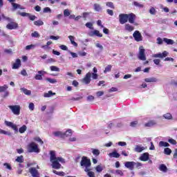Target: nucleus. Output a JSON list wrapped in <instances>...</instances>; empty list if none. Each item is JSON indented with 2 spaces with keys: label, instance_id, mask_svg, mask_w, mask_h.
I'll list each match as a JSON object with an SVG mask.
<instances>
[{
  "label": "nucleus",
  "instance_id": "nucleus-1",
  "mask_svg": "<svg viewBox=\"0 0 177 177\" xmlns=\"http://www.w3.org/2000/svg\"><path fill=\"white\" fill-rule=\"evenodd\" d=\"M81 167H85V172H88V171H91V169H89V167H91V159H88V157L83 156L82 158V160L80 162Z\"/></svg>",
  "mask_w": 177,
  "mask_h": 177
},
{
  "label": "nucleus",
  "instance_id": "nucleus-2",
  "mask_svg": "<svg viewBox=\"0 0 177 177\" xmlns=\"http://www.w3.org/2000/svg\"><path fill=\"white\" fill-rule=\"evenodd\" d=\"M28 153H39L40 150L38 148V145L32 142L28 145Z\"/></svg>",
  "mask_w": 177,
  "mask_h": 177
},
{
  "label": "nucleus",
  "instance_id": "nucleus-3",
  "mask_svg": "<svg viewBox=\"0 0 177 177\" xmlns=\"http://www.w3.org/2000/svg\"><path fill=\"white\" fill-rule=\"evenodd\" d=\"M53 135L56 137L60 136V138H64V136H71V135H73V131L71 129H68L66 133H62V131H55Z\"/></svg>",
  "mask_w": 177,
  "mask_h": 177
},
{
  "label": "nucleus",
  "instance_id": "nucleus-4",
  "mask_svg": "<svg viewBox=\"0 0 177 177\" xmlns=\"http://www.w3.org/2000/svg\"><path fill=\"white\" fill-rule=\"evenodd\" d=\"M8 108L15 114V115H20V106L19 105H9Z\"/></svg>",
  "mask_w": 177,
  "mask_h": 177
},
{
  "label": "nucleus",
  "instance_id": "nucleus-5",
  "mask_svg": "<svg viewBox=\"0 0 177 177\" xmlns=\"http://www.w3.org/2000/svg\"><path fill=\"white\" fill-rule=\"evenodd\" d=\"M145 48H143L142 46H140L139 48V53L138 58L139 60H142V62L146 61V54L145 53Z\"/></svg>",
  "mask_w": 177,
  "mask_h": 177
},
{
  "label": "nucleus",
  "instance_id": "nucleus-6",
  "mask_svg": "<svg viewBox=\"0 0 177 177\" xmlns=\"http://www.w3.org/2000/svg\"><path fill=\"white\" fill-rule=\"evenodd\" d=\"M91 78H92V73L88 72L84 76V78L82 80V82L85 85H89V84H91V81H92Z\"/></svg>",
  "mask_w": 177,
  "mask_h": 177
},
{
  "label": "nucleus",
  "instance_id": "nucleus-7",
  "mask_svg": "<svg viewBox=\"0 0 177 177\" xmlns=\"http://www.w3.org/2000/svg\"><path fill=\"white\" fill-rule=\"evenodd\" d=\"M133 37L136 42L143 41V37L139 30H136L133 34Z\"/></svg>",
  "mask_w": 177,
  "mask_h": 177
},
{
  "label": "nucleus",
  "instance_id": "nucleus-8",
  "mask_svg": "<svg viewBox=\"0 0 177 177\" xmlns=\"http://www.w3.org/2000/svg\"><path fill=\"white\" fill-rule=\"evenodd\" d=\"M119 21L120 24H125V23H128V14H120Z\"/></svg>",
  "mask_w": 177,
  "mask_h": 177
},
{
  "label": "nucleus",
  "instance_id": "nucleus-9",
  "mask_svg": "<svg viewBox=\"0 0 177 177\" xmlns=\"http://www.w3.org/2000/svg\"><path fill=\"white\" fill-rule=\"evenodd\" d=\"M6 28L8 30H16V28H19V24L12 21L10 24L6 25Z\"/></svg>",
  "mask_w": 177,
  "mask_h": 177
},
{
  "label": "nucleus",
  "instance_id": "nucleus-10",
  "mask_svg": "<svg viewBox=\"0 0 177 177\" xmlns=\"http://www.w3.org/2000/svg\"><path fill=\"white\" fill-rule=\"evenodd\" d=\"M5 124L6 127H9L10 128H12V129L15 131V132H19V129L17 128V125L13 124V122L6 120Z\"/></svg>",
  "mask_w": 177,
  "mask_h": 177
},
{
  "label": "nucleus",
  "instance_id": "nucleus-11",
  "mask_svg": "<svg viewBox=\"0 0 177 177\" xmlns=\"http://www.w3.org/2000/svg\"><path fill=\"white\" fill-rule=\"evenodd\" d=\"M89 37H99L100 38H102L103 37V34L100 33V31L97 30H92L88 33Z\"/></svg>",
  "mask_w": 177,
  "mask_h": 177
},
{
  "label": "nucleus",
  "instance_id": "nucleus-12",
  "mask_svg": "<svg viewBox=\"0 0 177 177\" xmlns=\"http://www.w3.org/2000/svg\"><path fill=\"white\" fill-rule=\"evenodd\" d=\"M127 17H128V21L131 24H135V20H136V15L133 13H129L127 14Z\"/></svg>",
  "mask_w": 177,
  "mask_h": 177
},
{
  "label": "nucleus",
  "instance_id": "nucleus-13",
  "mask_svg": "<svg viewBox=\"0 0 177 177\" xmlns=\"http://www.w3.org/2000/svg\"><path fill=\"white\" fill-rule=\"evenodd\" d=\"M29 172L32 177H39V173L35 167H31L29 169Z\"/></svg>",
  "mask_w": 177,
  "mask_h": 177
},
{
  "label": "nucleus",
  "instance_id": "nucleus-14",
  "mask_svg": "<svg viewBox=\"0 0 177 177\" xmlns=\"http://www.w3.org/2000/svg\"><path fill=\"white\" fill-rule=\"evenodd\" d=\"M168 56V52L163 51L162 53H157L152 55V57H159L160 59H164V57H167Z\"/></svg>",
  "mask_w": 177,
  "mask_h": 177
},
{
  "label": "nucleus",
  "instance_id": "nucleus-15",
  "mask_svg": "<svg viewBox=\"0 0 177 177\" xmlns=\"http://www.w3.org/2000/svg\"><path fill=\"white\" fill-rule=\"evenodd\" d=\"M135 165H136V162H126L124 163V167L130 169V171H133V168L135 167Z\"/></svg>",
  "mask_w": 177,
  "mask_h": 177
},
{
  "label": "nucleus",
  "instance_id": "nucleus-16",
  "mask_svg": "<svg viewBox=\"0 0 177 177\" xmlns=\"http://www.w3.org/2000/svg\"><path fill=\"white\" fill-rule=\"evenodd\" d=\"M52 162V167L54 168V169H60L62 168V165L57 162V160H53Z\"/></svg>",
  "mask_w": 177,
  "mask_h": 177
},
{
  "label": "nucleus",
  "instance_id": "nucleus-17",
  "mask_svg": "<svg viewBox=\"0 0 177 177\" xmlns=\"http://www.w3.org/2000/svg\"><path fill=\"white\" fill-rule=\"evenodd\" d=\"M21 66V61L20 59H17L15 63L12 65L13 70H17Z\"/></svg>",
  "mask_w": 177,
  "mask_h": 177
},
{
  "label": "nucleus",
  "instance_id": "nucleus-18",
  "mask_svg": "<svg viewBox=\"0 0 177 177\" xmlns=\"http://www.w3.org/2000/svg\"><path fill=\"white\" fill-rule=\"evenodd\" d=\"M93 73H91V77L93 80H97L99 77V75H97V68L96 67H94L93 69Z\"/></svg>",
  "mask_w": 177,
  "mask_h": 177
},
{
  "label": "nucleus",
  "instance_id": "nucleus-19",
  "mask_svg": "<svg viewBox=\"0 0 177 177\" xmlns=\"http://www.w3.org/2000/svg\"><path fill=\"white\" fill-rule=\"evenodd\" d=\"M124 30L126 31H129V32L133 31V30H135V27L131 26V24H126L124 25Z\"/></svg>",
  "mask_w": 177,
  "mask_h": 177
},
{
  "label": "nucleus",
  "instance_id": "nucleus-20",
  "mask_svg": "<svg viewBox=\"0 0 177 177\" xmlns=\"http://www.w3.org/2000/svg\"><path fill=\"white\" fill-rule=\"evenodd\" d=\"M140 161H149V153L146 152L144 153L140 157Z\"/></svg>",
  "mask_w": 177,
  "mask_h": 177
},
{
  "label": "nucleus",
  "instance_id": "nucleus-21",
  "mask_svg": "<svg viewBox=\"0 0 177 177\" xmlns=\"http://www.w3.org/2000/svg\"><path fill=\"white\" fill-rule=\"evenodd\" d=\"M145 149V147H141L140 145H136L134 149V151H136V153H142V151H143V150Z\"/></svg>",
  "mask_w": 177,
  "mask_h": 177
},
{
  "label": "nucleus",
  "instance_id": "nucleus-22",
  "mask_svg": "<svg viewBox=\"0 0 177 177\" xmlns=\"http://www.w3.org/2000/svg\"><path fill=\"white\" fill-rule=\"evenodd\" d=\"M50 161H55L56 160L57 158H56V151H50Z\"/></svg>",
  "mask_w": 177,
  "mask_h": 177
},
{
  "label": "nucleus",
  "instance_id": "nucleus-23",
  "mask_svg": "<svg viewBox=\"0 0 177 177\" xmlns=\"http://www.w3.org/2000/svg\"><path fill=\"white\" fill-rule=\"evenodd\" d=\"M109 157H113V158H120V153L116 151H113L109 154Z\"/></svg>",
  "mask_w": 177,
  "mask_h": 177
},
{
  "label": "nucleus",
  "instance_id": "nucleus-24",
  "mask_svg": "<svg viewBox=\"0 0 177 177\" xmlns=\"http://www.w3.org/2000/svg\"><path fill=\"white\" fill-rule=\"evenodd\" d=\"M68 39L71 41V44L72 45H73V46H75V47L78 46V44H77V42H75V41H74L75 39V37H74V36L70 35V36H68Z\"/></svg>",
  "mask_w": 177,
  "mask_h": 177
},
{
  "label": "nucleus",
  "instance_id": "nucleus-25",
  "mask_svg": "<svg viewBox=\"0 0 177 177\" xmlns=\"http://www.w3.org/2000/svg\"><path fill=\"white\" fill-rule=\"evenodd\" d=\"M158 80L156 77H147L145 79V82H157Z\"/></svg>",
  "mask_w": 177,
  "mask_h": 177
},
{
  "label": "nucleus",
  "instance_id": "nucleus-26",
  "mask_svg": "<svg viewBox=\"0 0 177 177\" xmlns=\"http://www.w3.org/2000/svg\"><path fill=\"white\" fill-rule=\"evenodd\" d=\"M56 95V93H53L52 91H49L48 93H44V97H50V96H54Z\"/></svg>",
  "mask_w": 177,
  "mask_h": 177
},
{
  "label": "nucleus",
  "instance_id": "nucleus-27",
  "mask_svg": "<svg viewBox=\"0 0 177 177\" xmlns=\"http://www.w3.org/2000/svg\"><path fill=\"white\" fill-rule=\"evenodd\" d=\"M42 71H39L38 74L35 76V80H37L38 81L42 80Z\"/></svg>",
  "mask_w": 177,
  "mask_h": 177
},
{
  "label": "nucleus",
  "instance_id": "nucleus-28",
  "mask_svg": "<svg viewBox=\"0 0 177 177\" xmlns=\"http://www.w3.org/2000/svg\"><path fill=\"white\" fill-rule=\"evenodd\" d=\"M159 147H169V143L164 141L159 142Z\"/></svg>",
  "mask_w": 177,
  "mask_h": 177
},
{
  "label": "nucleus",
  "instance_id": "nucleus-29",
  "mask_svg": "<svg viewBox=\"0 0 177 177\" xmlns=\"http://www.w3.org/2000/svg\"><path fill=\"white\" fill-rule=\"evenodd\" d=\"M160 171H162V172H167L168 171V167L164 164H162L160 165L159 167Z\"/></svg>",
  "mask_w": 177,
  "mask_h": 177
},
{
  "label": "nucleus",
  "instance_id": "nucleus-30",
  "mask_svg": "<svg viewBox=\"0 0 177 177\" xmlns=\"http://www.w3.org/2000/svg\"><path fill=\"white\" fill-rule=\"evenodd\" d=\"M12 5L14 10H16V9H21V10L24 9V8L21 7V6H20V4H17L16 3H12Z\"/></svg>",
  "mask_w": 177,
  "mask_h": 177
},
{
  "label": "nucleus",
  "instance_id": "nucleus-31",
  "mask_svg": "<svg viewBox=\"0 0 177 177\" xmlns=\"http://www.w3.org/2000/svg\"><path fill=\"white\" fill-rule=\"evenodd\" d=\"M93 6H94V10H95V12H100V10H102V6H100V4L94 3Z\"/></svg>",
  "mask_w": 177,
  "mask_h": 177
},
{
  "label": "nucleus",
  "instance_id": "nucleus-32",
  "mask_svg": "<svg viewBox=\"0 0 177 177\" xmlns=\"http://www.w3.org/2000/svg\"><path fill=\"white\" fill-rule=\"evenodd\" d=\"M26 131H27V126H26V124H24L22 127H21L19 129V133H24V132H26Z\"/></svg>",
  "mask_w": 177,
  "mask_h": 177
},
{
  "label": "nucleus",
  "instance_id": "nucleus-33",
  "mask_svg": "<svg viewBox=\"0 0 177 177\" xmlns=\"http://www.w3.org/2000/svg\"><path fill=\"white\" fill-rule=\"evenodd\" d=\"M172 153V150L169 148H165L164 149V154H166V156H171V153Z\"/></svg>",
  "mask_w": 177,
  "mask_h": 177
},
{
  "label": "nucleus",
  "instance_id": "nucleus-34",
  "mask_svg": "<svg viewBox=\"0 0 177 177\" xmlns=\"http://www.w3.org/2000/svg\"><path fill=\"white\" fill-rule=\"evenodd\" d=\"M163 41H164V42L167 44V45H174V40H172V39L164 38Z\"/></svg>",
  "mask_w": 177,
  "mask_h": 177
},
{
  "label": "nucleus",
  "instance_id": "nucleus-35",
  "mask_svg": "<svg viewBox=\"0 0 177 177\" xmlns=\"http://www.w3.org/2000/svg\"><path fill=\"white\" fill-rule=\"evenodd\" d=\"M15 161H17V162H19L20 164H21V162H24V158L23 156H20L15 159Z\"/></svg>",
  "mask_w": 177,
  "mask_h": 177
},
{
  "label": "nucleus",
  "instance_id": "nucleus-36",
  "mask_svg": "<svg viewBox=\"0 0 177 177\" xmlns=\"http://www.w3.org/2000/svg\"><path fill=\"white\" fill-rule=\"evenodd\" d=\"M163 117L165 120H172V115L170 113H165Z\"/></svg>",
  "mask_w": 177,
  "mask_h": 177
},
{
  "label": "nucleus",
  "instance_id": "nucleus-37",
  "mask_svg": "<svg viewBox=\"0 0 177 177\" xmlns=\"http://www.w3.org/2000/svg\"><path fill=\"white\" fill-rule=\"evenodd\" d=\"M8 88H9V86H8V85L6 84H4L3 86H0V93H2V92H6Z\"/></svg>",
  "mask_w": 177,
  "mask_h": 177
},
{
  "label": "nucleus",
  "instance_id": "nucleus-38",
  "mask_svg": "<svg viewBox=\"0 0 177 177\" xmlns=\"http://www.w3.org/2000/svg\"><path fill=\"white\" fill-rule=\"evenodd\" d=\"M53 174H55V175H58L59 176H64L66 174L63 171H57L56 170L53 171Z\"/></svg>",
  "mask_w": 177,
  "mask_h": 177
},
{
  "label": "nucleus",
  "instance_id": "nucleus-39",
  "mask_svg": "<svg viewBox=\"0 0 177 177\" xmlns=\"http://www.w3.org/2000/svg\"><path fill=\"white\" fill-rule=\"evenodd\" d=\"M46 81H48V82H50V84H56V82H57L56 79H51L50 77L46 78Z\"/></svg>",
  "mask_w": 177,
  "mask_h": 177
},
{
  "label": "nucleus",
  "instance_id": "nucleus-40",
  "mask_svg": "<svg viewBox=\"0 0 177 177\" xmlns=\"http://www.w3.org/2000/svg\"><path fill=\"white\" fill-rule=\"evenodd\" d=\"M0 133H1L2 135H8V136H12V133L3 130L1 129H0Z\"/></svg>",
  "mask_w": 177,
  "mask_h": 177
},
{
  "label": "nucleus",
  "instance_id": "nucleus-41",
  "mask_svg": "<svg viewBox=\"0 0 177 177\" xmlns=\"http://www.w3.org/2000/svg\"><path fill=\"white\" fill-rule=\"evenodd\" d=\"M34 24L35 26H37L38 27H39L40 26H44V21H42L41 20L35 21Z\"/></svg>",
  "mask_w": 177,
  "mask_h": 177
},
{
  "label": "nucleus",
  "instance_id": "nucleus-42",
  "mask_svg": "<svg viewBox=\"0 0 177 177\" xmlns=\"http://www.w3.org/2000/svg\"><path fill=\"white\" fill-rule=\"evenodd\" d=\"M153 125H156V122L153 120H151L147 123H145V127H153Z\"/></svg>",
  "mask_w": 177,
  "mask_h": 177
},
{
  "label": "nucleus",
  "instance_id": "nucleus-43",
  "mask_svg": "<svg viewBox=\"0 0 177 177\" xmlns=\"http://www.w3.org/2000/svg\"><path fill=\"white\" fill-rule=\"evenodd\" d=\"M21 91H22V92H24L25 95H31V91L27 90V88H21Z\"/></svg>",
  "mask_w": 177,
  "mask_h": 177
},
{
  "label": "nucleus",
  "instance_id": "nucleus-44",
  "mask_svg": "<svg viewBox=\"0 0 177 177\" xmlns=\"http://www.w3.org/2000/svg\"><path fill=\"white\" fill-rule=\"evenodd\" d=\"M112 67L113 66H111V65H108L104 71V74H106V73H110V71H111Z\"/></svg>",
  "mask_w": 177,
  "mask_h": 177
},
{
  "label": "nucleus",
  "instance_id": "nucleus-45",
  "mask_svg": "<svg viewBox=\"0 0 177 177\" xmlns=\"http://www.w3.org/2000/svg\"><path fill=\"white\" fill-rule=\"evenodd\" d=\"M106 6H108V8H111V9H115L113 2H106Z\"/></svg>",
  "mask_w": 177,
  "mask_h": 177
},
{
  "label": "nucleus",
  "instance_id": "nucleus-46",
  "mask_svg": "<svg viewBox=\"0 0 177 177\" xmlns=\"http://www.w3.org/2000/svg\"><path fill=\"white\" fill-rule=\"evenodd\" d=\"M92 153H93V156H97L100 154V151H99V149H93Z\"/></svg>",
  "mask_w": 177,
  "mask_h": 177
},
{
  "label": "nucleus",
  "instance_id": "nucleus-47",
  "mask_svg": "<svg viewBox=\"0 0 177 177\" xmlns=\"http://www.w3.org/2000/svg\"><path fill=\"white\" fill-rule=\"evenodd\" d=\"M51 71H60V68H57L56 66H51L50 67Z\"/></svg>",
  "mask_w": 177,
  "mask_h": 177
},
{
  "label": "nucleus",
  "instance_id": "nucleus-48",
  "mask_svg": "<svg viewBox=\"0 0 177 177\" xmlns=\"http://www.w3.org/2000/svg\"><path fill=\"white\" fill-rule=\"evenodd\" d=\"M86 27H87V28H89L90 30H93V24L91 22H87L85 24Z\"/></svg>",
  "mask_w": 177,
  "mask_h": 177
},
{
  "label": "nucleus",
  "instance_id": "nucleus-49",
  "mask_svg": "<svg viewBox=\"0 0 177 177\" xmlns=\"http://www.w3.org/2000/svg\"><path fill=\"white\" fill-rule=\"evenodd\" d=\"M133 5H134V6H136L137 8H144L143 4H140L137 1H133Z\"/></svg>",
  "mask_w": 177,
  "mask_h": 177
},
{
  "label": "nucleus",
  "instance_id": "nucleus-50",
  "mask_svg": "<svg viewBox=\"0 0 177 177\" xmlns=\"http://www.w3.org/2000/svg\"><path fill=\"white\" fill-rule=\"evenodd\" d=\"M32 37H33L34 38H39L40 35L39 33H38V32L35 31L34 32H32L31 34Z\"/></svg>",
  "mask_w": 177,
  "mask_h": 177
},
{
  "label": "nucleus",
  "instance_id": "nucleus-51",
  "mask_svg": "<svg viewBox=\"0 0 177 177\" xmlns=\"http://www.w3.org/2000/svg\"><path fill=\"white\" fill-rule=\"evenodd\" d=\"M86 172H87V175H88V176H89V177H96V176H95V172L91 171V170H89V171H86Z\"/></svg>",
  "mask_w": 177,
  "mask_h": 177
},
{
  "label": "nucleus",
  "instance_id": "nucleus-52",
  "mask_svg": "<svg viewBox=\"0 0 177 177\" xmlns=\"http://www.w3.org/2000/svg\"><path fill=\"white\" fill-rule=\"evenodd\" d=\"M18 15H19L20 16H22V17H28L30 16V13H27V12H18Z\"/></svg>",
  "mask_w": 177,
  "mask_h": 177
},
{
  "label": "nucleus",
  "instance_id": "nucleus-53",
  "mask_svg": "<svg viewBox=\"0 0 177 177\" xmlns=\"http://www.w3.org/2000/svg\"><path fill=\"white\" fill-rule=\"evenodd\" d=\"M43 12L44 13H50V12H52V10H50V8L49 7H46L44 8Z\"/></svg>",
  "mask_w": 177,
  "mask_h": 177
},
{
  "label": "nucleus",
  "instance_id": "nucleus-54",
  "mask_svg": "<svg viewBox=\"0 0 177 177\" xmlns=\"http://www.w3.org/2000/svg\"><path fill=\"white\" fill-rule=\"evenodd\" d=\"M64 16L65 17H68V16H70V10H68V9H66L64 10Z\"/></svg>",
  "mask_w": 177,
  "mask_h": 177
},
{
  "label": "nucleus",
  "instance_id": "nucleus-55",
  "mask_svg": "<svg viewBox=\"0 0 177 177\" xmlns=\"http://www.w3.org/2000/svg\"><path fill=\"white\" fill-rule=\"evenodd\" d=\"M28 17L29 19L31 20V21H34L35 19H37V17L35 15H31V14L29 13V15H28Z\"/></svg>",
  "mask_w": 177,
  "mask_h": 177
},
{
  "label": "nucleus",
  "instance_id": "nucleus-56",
  "mask_svg": "<svg viewBox=\"0 0 177 177\" xmlns=\"http://www.w3.org/2000/svg\"><path fill=\"white\" fill-rule=\"evenodd\" d=\"M156 12H157V11L156 10V8H154L153 7L150 8L149 13L151 15H156Z\"/></svg>",
  "mask_w": 177,
  "mask_h": 177
},
{
  "label": "nucleus",
  "instance_id": "nucleus-57",
  "mask_svg": "<svg viewBox=\"0 0 177 177\" xmlns=\"http://www.w3.org/2000/svg\"><path fill=\"white\" fill-rule=\"evenodd\" d=\"M95 169H96L97 172H102L103 171V168L100 165H97L95 167Z\"/></svg>",
  "mask_w": 177,
  "mask_h": 177
},
{
  "label": "nucleus",
  "instance_id": "nucleus-58",
  "mask_svg": "<svg viewBox=\"0 0 177 177\" xmlns=\"http://www.w3.org/2000/svg\"><path fill=\"white\" fill-rule=\"evenodd\" d=\"M34 109H35L34 103L30 102L29 104V109L30 110V111H34Z\"/></svg>",
  "mask_w": 177,
  "mask_h": 177
},
{
  "label": "nucleus",
  "instance_id": "nucleus-59",
  "mask_svg": "<svg viewBox=\"0 0 177 177\" xmlns=\"http://www.w3.org/2000/svg\"><path fill=\"white\" fill-rule=\"evenodd\" d=\"M106 13H108L109 16H114V11H113V10L107 9Z\"/></svg>",
  "mask_w": 177,
  "mask_h": 177
},
{
  "label": "nucleus",
  "instance_id": "nucleus-60",
  "mask_svg": "<svg viewBox=\"0 0 177 177\" xmlns=\"http://www.w3.org/2000/svg\"><path fill=\"white\" fill-rule=\"evenodd\" d=\"M169 143H170L171 145H176V140H175L173 138H170L168 140Z\"/></svg>",
  "mask_w": 177,
  "mask_h": 177
},
{
  "label": "nucleus",
  "instance_id": "nucleus-61",
  "mask_svg": "<svg viewBox=\"0 0 177 177\" xmlns=\"http://www.w3.org/2000/svg\"><path fill=\"white\" fill-rule=\"evenodd\" d=\"M59 38L60 37L59 36H53V35L50 36V39H54L55 41L59 39Z\"/></svg>",
  "mask_w": 177,
  "mask_h": 177
},
{
  "label": "nucleus",
  "instance_id": "nucleus-62",
  "mask_svg": "<svg viewBox=\"0 0 177 177\" xmlns=\"http://www.w3.org/2000/svg\"><path fill=\"white\" fill-rule=\"evenodd\" d=\"M138 124V121H133L130 123V127H132L133 128H135L136 127V124Z\"/></svg>",
  "mask_w": 177,
  "mask_h": 177
},
{
  "label": "nucleus",
  "instance_id": "nucleus-63",
  "mask_svg": "<svg viewBox=\"0 0 177 177\" xmlns=\"http://www.w3.org/2000/svg\"><path fill=\"white\" fill-rule=\"evenodd\" d=\"M59 48H60V49H62V50H67V49H68L67 46L64 45V44L59 46Z\"/></svg>",
  "mask_w": 177,
  "mask_h": 177
},
{
  "label": "nucleus",
  "instance_id": "nucleus-64",
  "mask_svg": "<svg viewBox=\"0 0 177 177\" xmlns=\"http://www.w3.org/2000/svg\"><path fill=\"white\" fill-rule=\"evenodd\" d=\"M160 60L159 59H153V63L156 64V66H158L160 63Z\"/></svg>",
  "mask_w": 177,
  "mask_h": 177
}]
</instances>
